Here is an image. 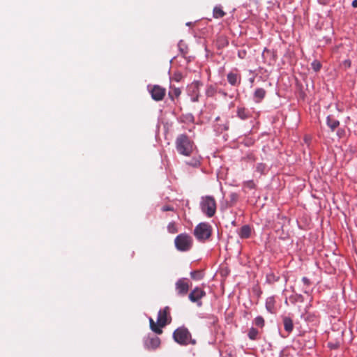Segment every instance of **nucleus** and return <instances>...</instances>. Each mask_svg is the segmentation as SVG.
I'll list each match as a JSON object with an SVG mask.
<instances>
[{
  "mask_svg": "<svg viewBox=\"0 0 357 357\" xmlns=\"http://www.w3.org/2000/svg\"><path fill=\"white\" fill-rule=\"evenodd\" d=\"M181 93V91L179 88L171 86L168 93L169 97L172 100H174L175 98H178Z\"/></svg>",
  "mask_w": 357,
  "mask_h": 357,
  "instance_id": "18",
  "label": "nucleus"
},
{
  "mask_svg": "<svg viewBox=\"0 0 357 357\" xmlns=\"http://www.w3.org/2000/svg\"><path fill=\"white\" fill-rule=\"evenodd\" d=\"M176 248L181 252H186L191 249L193 239L190 235L186 233L178 234L174 239Z\"/></svg>",
  "mask_w": 357,
  "mask_h": 357,
  "instance_id": "5",
  "label": "nucleus"
},
{
  "mask_svg": "<svg viewBox=\"0 0 357 357\" xmlns=\"http://www.w3.org/2000/svg\"><path fill=\"white\" fill-rule=\"evenodd\" d=\"M178 153L185 156H190L196 149L194 142L186 135H179L175 141Z\"/></svg>",
  "mask_w": 357,
  "mask_h": 357,
  "instance_id": "2",
  "label": "nucleus"
},
{
  "mask_svg": "<svg viewBox=\"0 0 357 357\" xmlns=\"http://www.w3.org/2000/svg\"><path fill=\"white\" fill-rule=\"evenodd\" d=\"M259 112H256V118H257L259 116Z\"/></svg>",
  "mask_w": 357,
  "mask_h": 357,
  "instance_id": "39",
  "label": "nucleus"
},
{
  "mask_svg": "<svg viewBox=\"0 0 357 357\" xmlns=\"http://www.w3.org/2000/svg\"><path fill=\"white\" fill-rule=\"evenodd\" d=\"M283 324H284V330L288 332L291 333L294 329V324L293 321L290 317H285L283 318Z\"/></svg>",
  "mask_w": 357,
  "mask_h": 357,
  "instance_id": "15",
  "label": "nucleus"
},
{
  "mask_svg": "<svg viewBox=\"0 0 357 357\" xmlns=\"http://www.w3.org/2000/svg\"><path fill=\"white\" fill-rule=\"evenodd\" d=\"M266 170V165L264 163H258L256 165V171L261 174H264Z\"/></svg>",
  "mask_w": 357,
  "mask_h": 357,
  "instance_id": "24",
  "label": "nucleus"
},
{
  "mask_svg": "<svg viewBox=\"0 0 357 357\" xmlns=\"http://www.w3.org/2000/svg\"><path fill=\"white\" fill-rule=\"evenodd\" d=\"M254 323L256 326L262 328L264 325V319L262 317L259 316L255 319Z\"/></svg>",
  "mask_w": 357,
  "mask_h": 357,
  "instance_id": "25",
  "label": "nucleus"
},
{
  "mask_svg": "<svg viewBox=\"0 0 357 357\" xmlns=\"http://www.w3.org/2000/svg\"><path fill=\"white\" fill-rule=\"evenodd\" d=\"M266 91L262 88H257L254 93V100L255 102H260L266 96Z\"/></svg>",
  "mask_w": 357,
  "mask_h": 357,
  "instance_id": "13",
  "label": "nucleus"
},
{
  "mask_svg": "<svg viewBox=\"0 0 357 357\" xmlns=\"http://www.w3.org/2000/svg\"><path fill=\"white\" fill-rule=\"evenodd\" d=\"M215 90L213 86L210 85L207 87L206 91V95L208 97H213L214 96Z\"/></svg>",
  "mask_w": 357,
  "mask_h": 357,
  "instance_id": "27",
  "label": "nucleus"
},
{
  "mask_svg": "<svg viewBox=\"0 0 357 357\" xmlns=\"http://www.w3.org/2000/svg\"><path fill=\"white\" fill-rule=\"evenodd\" d=\"M190 281L188 279L183 278L178 279L175 283V289L177 294L180 296H185L190 289Z\"/></svg>",
  "mask_w": 357,
  "mask_h": 357,
  "instance_id": "7",
  "label": "nucleus"
},
{
  "mask_svg": "<svg viewBox=\"0 0 357 357\" xmlns=\"http://www.w3.org/2000/svg\"><path fill=\"white\" fill-rule=\"evenodd\" d=\"M326 123L328 126L331 129L332 131H334L335 129L337 128L340 125L339 121L331 116H328L327 117Z\"/></svg>",
  "mask_w": 357,
  "mask_h": 357,
  "instance_id": "14",
  "label": "nucleus"
},
{
  "mask_svg": "<svg viewBox=\"0 0 357 357\" xmlns=\"http://www.w3.org/2000/svg\"><path fill=\"white\" fill-rule=\"evenodd\" d=\"M172 320L170 316V308L167 306L158 312L157 323H155L152 318H149L150 328L156 334L162 333V328L169 324Z\"/></svg>",
  "mask_w": 357,
  "mask_h": 357,
  "instance_id": "1",
  "label": "nucleus"
},
{
  "mask_svg": "<svg viewBox=\"0 0 357 357\" xmlns=\"http://www.w3.org/2000/svg\"><path fill=\"white\" fill-rule=\"evenodd\" d=\"M256 185L252 180L247 181L243 183V188L248 189H255Z\"/></svg>",
  "mask_w": 357,
  "mask_h": 357,
  "instance_id": "26",
  "label": "nucleus"
},
{
  "mask_svg": "<svg viewBox=\"0 0 357 357\" xmlns=\"http://www.w3.org/2000/svg\"><path fill=\"white\" fill-rule=\"evenodd\" d=\"M312 67L314 71L317 72L321 69V65L318 61H314L312 63Z\"/></svg>",
  "mask_w": 357,
  "mask_h": 357,
  "instance_id": "29",
  "label": "nucleus"
},
{
  "mask_svg": "<svg viewBox=\"0 0 357 357\" xmlns=\"http://www.w3.org/2000/svg\"><path fill=\"white\" fill-rule=\"evenodd\" d=\"M163 211H173V208L169 206H165L162 208Z\"/></svg>",
  "mask_w": 357,
  "mask_h": 357,
  "instance_id": "32",
  "label": "nucleus"
},
{
  "mask_svg": "<svg viewBox=\"0 0 357 357\" xmlns=\"http://www.w3.org/2000/svg\"><path fill=\"white\" fill-rule=\"evenodd\" d=\"M352 6H353L354 8H357V0H354V1H352Z\"/></svg>",
  "mask_w": 357,
  "mask_h": 357,
  "instance_id": "33",
  "label": "nucleus"
},
{
  "mask_svg": "<svg viewBox=\"0 0 357 357\" xmlns=\"http://www.w3.org/2000/svg\"><path fill=\"white\" fill-rule=\"evenodd\" d=\"M226 13L222 10L221 6H216L213 10V16L214 18L219 19L223 17Z\"/></svg>",
  "mask_w": 357,
  "mask_h": 357,
  "instance_id": "16",
  "label": "nucleus"
},
{
  "mask_svg": "<svg viewBox=\"0 0 357 357\" xmlns=\"http://www.w3.org/2000/svg\"><path fill=\"white\" fill-rule=\"evenodd\" d=\"M178 46H179L180 48L181 47V42L178 44Z\"/></svg>",
  "mask_w": 357,
  "mask_h": 357,
  "instance_id": "41",
  "label": "nucleus"
},
{
  "mask_svg": "<svg viewBox=\"0 0 357 357\" xmlns=\"http://www.w3.org/2000/svg\"><path fill=\"white\" fill-rule=\"evenodd\" d=\"M347 65H348V66H350V64H351V62H350L349 61H347Z\"/></svg>",
  "mask_w": 357,
  "mask_h": 357,
  "instance_id": "38",
  "label": "nucleus"
},
{
  "mask_svg": "<svg viewBox=\"0 0 357 357\" xmlns=\"http://www.w3.org/2000/svg\"><path fill=\"white\" fill-rule=\"evenodd\" d=\"M275 300L274 297H268L266 300V307L267 310L271 313H273L275 312Z\"/></svg>",
  "mask_w": 357,
  "mask_h": 357,
  "instance_id": "17",
  "label": "nucleus"
},
{
  "mask_svg": "<svg viewBox=\"0 0 357 357\" xmlns=\"http://www.w3.org/2000/svg\"><path fill=\"white\" fill-rule=\"evenodd\" d=\"M173 338L181 345H195L196 340L192 337L191 333L185 326H181L173 333Z\"/></svg>",
  "mask_w": 357,
  "mask_h": 357,
  "instance_id": "3",
  "label": "nucleus"
},
{
  "mask_svg": "<svg viewBox=\"0 0 357 357\" xmlns=\"http://www.w3.org/2000/svg\"><path fill=\"white\" fill-rule=\"evenodd\" d=\"M180 50H181V51L182 52V53H183V54H185V52L183 51V47H181V48H180Z\"/></svg>",
  "mask_w": 357,
  "mask_h": 357,
  "instance_id": "36",
  "label": "nucleus"
},
{
  "mask_svg": "<svg viewBox=\"0 0 357 357\" xmlns=\"http://www.w3.org/2000/svg\"><path fill=\"white\" fill-rule=\"evenodd\" d=\"M319 2L323 4H325L327 3V0H319Z\"/></svg>",
  "mask_w": 357,
  "mask_h": 357,
  "instance_id": "34",
  "label": "nucleus"
},
{
  "mask_svg": "<svg viewBox=\"0 0 357 357\" xmlns=\"http://www.w3.org/2000/svg\"><path fill=\"white\" fill-rule=\"evenodd\" d=\"M188 165L197 167L199 165V161L198 160H193L192 162H187Z\"/></svg>",
  "mask_w": 357,
  "mask_h": 357,
  "instance_id": "30",
  "label": "nucleus"
},
{
  "mask_svg": "<svg viewBox=\"0 0 357 357\" xmlns=\"http://www.w3.org/2000/svg\"><path fill=\"white\" fill-rule=\"evenodd\" d=\"M175 80H176V82H179V78H178V77H176V78H175Z\"/></svg>",
  "mask_w": 357,
  "mask_h": 357,
  "instance_id": "40",
  "label": "nucleus"
},
{
  "mask_svg": "<svg viewBox=\"0 0 357 357\" xmlns=\"http://www.w3.org/2000/svg\"><path fill=\"white\" fill-rule=\"evenodd\" d=\"M229 198L231 205H234L237 202L238 199V195L236 193L233 192L229 195Z\"/></svg>",
  "mask_w": 357,
  "mask_h": 357,
  "instance_id": "28",
  "label": "nucleus"
},
{
  "mask_svg": "<svg viewBox=\"0 0 357 357\" xmlns=\"http://www.w3.org/2000/svg\"><path fill=\"white\" fill-rule=\"evenodd\" d=\"M160 344V340L158 337H153L149 340L147 346L151 349H156Z\"/></svg>",
  "mask_w": 357,
  "mask_h": 357,
  "instance_id": "20",
  "label": "nucleus"
},
{
  "mask_svg": "<svg viewBox=\"0 0 357 357\" xmlns=\"http://www.w3.org/2000/svg\"><path fill=\"white\" fill-rule=\"evenodd\" d=\"M149 91L152 98L155 101L162 100L166 94L165 89L158 85L149 86Z\"/></svg>",
  "mask_w": 357,
  "mask_h": 357,
  "instance_id": "10",
  "label": "nucleus"
},
{
  "mask_svg": "<svg viewBox=\"0 0 357 357\" xmlns=\"http://www.w3.org/2000/svg\"><path fill=\"white\" fill-rule=\"evenodd\" d=\"M271 278H274V275H268V276H267V280H268L269 282H271Z\"/></svg>",
  "mask_w": 357,
  "mask_h": 357,
  "instance_id": "35",
  "label": "nucleus"
},
{
  "mask_svg": "<svg viewBox=\"0 0 357 357\" xmlns=\"http://www.w3.org/2000/svg\"><path fill=\"white\" fill-rule=\"evenodd\" d=\"M227 81L231 86H237L241 83V75L234 72L227 74Z\"/></svg>",
  "mask_w": 357,
  "mask_h": 357,
  "instance_id": "11",
  "label": "nucleus"
},
{
  "mask_svg": "<svg viewBox=\"0 0 357 357\" xmlns=\"http://www.w3.org/2000/svg\"><path fill=\"white\" fill-rule=\"evenodd\" d=\"M206 295V291L201 287H196L189 294L188 298L192 303H196L198 306L202 305V298Z\"/></svg>",
  "mask_w": 357,
  "mask_h": 357,
  "instance_id": "8",
  "label": "nucleus"
},
{
  "mask_svg": "<svg viewBox=\"0 0 357 357\" xmlns=\"http://www.w3.org/2000/svg\"><path fill=\"white\" fill-rule=\"evenodd\" d=\"M258 335H259L258 330L253 327L249 330L248 333L249 338L252 340H256L258 337Z\"/></svg>",
  "mask_w": 357,
  "mask_h": 357,
  "instance_id": "21",
  "label": "nucleus"
},
{
  "mask_svg": "<svg viewBox=\"0 0 357 357\" xmlns=\"http://www.w3.org/2000/svg\"><path fill=\"white\" fill-rule=\"evenodd\" d=\"M199 206L202 212L208 218L214 216L216 212L217 205L213 196L206 195L201 197Z\"/></svg>",
  "mask_w": 357,
  "mask_h": 357,
  "instance_id": "4",
  "label": "nucleus"
},
{
  "mask_svg": "<svg viewBox=\"0 0 357 357\" xmlns=\"http://www.w3.org/2000/svg\"><path fill=\"white\" fill-rule=\"evenodd\" d=\"M212 230V227L209 223L201 222L195 227L194 235L198 241L204 242L211 237Z\"/></svg>",
  "mask_w": 357,
  "mask_h": 357,
  "instance_id": "6",
  "label": "nucleus"
},
{
  "mask_svg": "<svg viewBox=\"0 0 357 357\" xmlns=\"http://www.w3.org/2000/svg\"><path fill=\"white\" fill-rule=\"evenodd\" d=\"M167 231L170 234H176L178 232L177 225L175 222H171L168 224Z\"/></svg>",
  "mask_w": 357,
  "mask_h": 357,
  "instance_id": "23",
  "label": "nucleus"
},
{
  "mask_svg": "<svg viewBox=\"0 0 357 357\" xmlns=\"http://www.w3.org/2000/svg\"><path fill=\"white\" fill-rule=\"evenodd\" d=\"M202 85L199 81H195L188 86L187 92L188 94L191 97V100L193 102L198 100L199 96V88Z\"/></svg>",
  "mask_w": 357,
  "mask_h": 357,
  "instance_id": "9",
  "label": "nucleus"
},
{
  "mask_svg": "<svg viewBox=\"0 0 357 357\" xmlns=\"http://www.w3.org/2000/svg\"><path fill=\"white\" fill-rule=\"evenodd\" d=\"M251 233V229L249 226L244 225L241 228L239 235L243 238H247L250 237Z\"/></svg>",
  "mask_w": 357,
  "mask_h": 357,
  "instance_id": "19",
  "label": "nucleus"
},
{
  "mask_svg": "<svg viewBox=\"0 0 357 357\" xmlns=\"http://www.w3.org/2000/svg\"><path fill=\"white\" fill-rule=\"evenodd\" d=\"M302 282L306 286H310V284H311L310 280L307 278H306V277H303L302 278Z\"/></svg>",
  "mask_w": 357,
  "mask_h": 357,
  "instance_id": "31",
  "label": "nucleus"
},
{
  "mask_svg": "<svg viewBox=\"0 0 357 357\" xmlns=\"http://www.w3.org/2000/svg\"><path fill=\"white\" fill-rule=\"evenodd\" d=\"M347 65H348V66H350V64H351V62H350L349 61H347Z\"/></svg>",
  "mask_w": 357,
  "mask_h": 357,
  "instance_id": "37",
  "label": "nucleus"
},
{
  "mask_svg": "<svg viewBox=\"0 0 357 357\" xmlns=\"http://www.w3.org/2000/svg\"><path fill=\"white\" fill-rule=\"evenodd\" d=\"M236 113H237V116L242 120H246L252 117V114L251 111H250L249 109H248L245 107H238L237 108Z\"/></svg>",
  "mask_w": 357,
  "mask_h": 357,
  "instance_id": "12",
  "label": "nucleus"
},
{
  "mask_svg": "<svg viewBox=\"0 0 357 357\" xmlns=\"http://www.w3.org/2000/svg\"><path fill=\"white\" fill-rule=\"evenodd\" d=\"M190 276L194 280H200L203 278L204 274L201 271H194L190 273Z\"/></svg>",
  "mask_w": 357,
  "mask_h": 357,
  "instance_id": "22",
  "label": "nucleus"
}]
</instances>
